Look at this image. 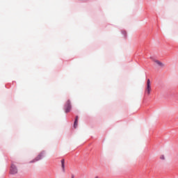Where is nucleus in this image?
<instances>
[{"label":"nucleus","mask_w":178,"mask_h":178,"mask_svg":"<svg viewBox=\"0 0 178 178\" xmlns=\"http://www.w3.org/2000/svg\"><path fill=\"white\" fill-rule=\"evenodd\" d=\"M145 94H147V95H150L151 94V81L149 79H147Z\"/></svg>","instance_id":"1"},{"label":"nucleus","mask_w":178,"mask_h":178,"mask_svg":"<svg viewBox=\"0 0 178 178\" xmlns=\"http://www.w3.org/2000/svg\"><path fill=\"white\" fill-rule=\"evenodd\" d=\"M10 173V175H16V173H17V168H16L15 165L14 164L11 165Z\"/></svg>","instance_id":"2"},{"label":"nucleus","mask_w":178,"mask_h":178,"mask_svg":"<svg viewBox=\"0 0 178 178\" xmlns=\"http://www.w3.org/2000/svg\"><path fill=\"white\" fill-rule=\"evenodd\" d=\"M70 109H72V106L70 105V101H67L65 104V112L67 113L70 112Z\"/></svg>","instance_id":"3"},{"label":"nucleus","mask_w":178,"mask_h":178,"mask_svg":"<svg viewBox=\"0 0 178 178\" xmlns=\"http://www.w3.org/2000/svg\"><path fill=\"white\" fill-rule=\"evenodd\" d=\"M42 156H44V154L40 153L32 162H37V161H40V159H42Z\"/></svg>","instance_id":"4"},{"label":"nucleus","mask_w":178,"mask_h":178,"mask_svg":"<svg viewBox=\"0 0 178 178\" xmlns=\"http://www.w3.org/2000/svg\"><path fill=\"white\" fill-rule=\"evenodd\" d=\"M154 62H155V63H156V65H158L159 66H161V67H163V66H165V65H163V63H162V62H161L158 60H155Z\"/></svg>","instance_id":"5"},{"label":"nucleus","mask_w":178,"mask_h":178,"mask_svg":"<svg viewBox=\"0 0 178 178\" xmlns=\"http://www.w3.org/2000/svg\"><path fill=\"white\" fill-rule=\"evenodd\" d=\"M61 168L63 169V172H65V159L61 160Z\"/></svg>","instance_id":"6"},{"label":"nucleus","mask_w":178,"mask_h":178,"mask_svg":"<svg viewBox=\"0 0 178 178\" xmlns=\"http://www.w3.org/2000/svg\"><path fill=\"white\" fill-rule=\"evenodd\" d=\"M78 123H79V121H77V120H75V121H74V129H76V128H77V124H78Z\"/></svg>","instance_id":"7"},{"label":"nucleus","mask_w":178,"mask_h":178,"mask_svg":"<svg viewBox=\"0 0 178 178\" xmlns=\"http://www.w3.org/2000/svg\"><path fill=\"white\" fill-rule=\"evenodd\" d=\"M160 159H161L162 161H164L165 159V155L162 154L160 156Z\"/></svg>","instance_id":"8"},{"label":"nucleus","mask_w":178,"mask_h":178,"mask_svg":"<svg viewBox=\"0 0 178 178\" xmlns=\"http://www.w3.org/2000/svg\"><path fill=\"white\" fill-rule=\"evenodd\" d=\"M75 120H76V122H79V116H76V117Z\"/></svg>","instance_id":"9"},{"label":"nucleus","mask_w":178,"mask_h":178,"mask_svg":"<svg viewBox=\"0 0 178 178\" xmlns=\"http://www.w3.org/2000/svg\"><path fill=\"white\" fill-rule=\"evenodd\" d=\"M71 178H74V175H72V176H71Z\"/></svg>","instance_id":"10"},{"label":"nucleus","mask_w":178,"mask_h":178,"mask_svg":"<svg viewBox=\"0 0 178 178\" xmlns=\"http://www.w3.org/2000/svg\"><path fill=\"white\" fill-rule=\"evenodd\" d=\"M95 178H99V177H95Z\"/></svg>","instance_id":"11"}]
</instances>
